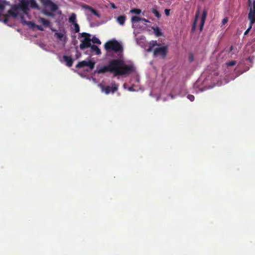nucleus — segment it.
I'll list each match as a JSON object with an SVG mask.
<instances>
[{"mask_svg":"<svg viewBox=\"0 0 255 255\" xmlns=\"http://www.w3.org/2000/svg\"><path fill=\"white\" fill-rule=\"evenodd\" d=\"M5 8L4 2L2 0H0V10L2 11Z\"/></svg>","mask_w":255,"mask_h":255,"instance_id":"29","label":"nucleus"},{"mask_svg":"<svg viewBox=\"0 0 255 255\" xmlns=\"http://www.w3.org/2000/svg\"><path fill=\"white\" fill-rule=\"evenodd\" d=\"M105 49L108 53L111 51H114L115 53H122L123 48L122 45L117 41L110 40L105 44Z\"/></svg>","mask_w":255,"mask_h":255,"instance_id":"2","label":"nucleus"},{"mask_svg":"<svg viewBox=\"0 0 255 255\" xmlns=\"http://www.w3.org/2000/svg\"><path fill=\"white\" fill-rule=\"evenodd\" d=\"M83 7L85 9H88L90 12H91V13H92L94 15L97 16V17H100V15L98 13V12L91 6L85 4L83 6Z\"/></svg>","mask_w":255,"mask_h":255,"instance_id":"13","label":"nucleus"},{"mask_svg":"<svg viewBox=\"0 0 255 255\" xmlns=\"http://www.w3.org/2000/svg\"><path fill=\"white\" fill-rule=\"evenodd\" d=\"M31 6L33 7H37V4L35 2L31 3Z\"/></svg>","mask_w":255,"mask_h":255,"instance_id":"39","label":"nucleus"},{"mask_svg":"<svg viewBox=\"0 0 255 255\" xmlns=\"http://www.w3.org/2000/svg\"><path fill=\"white\" fill-rule=\"evenodd\" d=\"M90 47L91 49V50L96 53V55H100L101 54V51L100 48L96 45L93 44L91 45Z\"/></svg>","mask_w":255,"mask_h":255,"instance_id":"14","label":"nucleus"},{"mask_svg":"<svg viewBox=\"0 0 255 255\" xmlns=\"http://www.w3.org/2000/svg\"><path fill=\"white\" fill-rule=\"evenodd\" d=\"M226 64L228 66H231L235 65L236 64V62L234 60H232V61L226 62Z\"/></svg>","mask_w":255,"mask_h":255,"instance_id":"30","label":"nucleus"},{"mask_svg":"<svg viewBox=\"0 0 255 255\" xmlns=\"http://www.w3.org/2000/svg\"><path fill=\"white\" fill-rule=\"evenodd\" d=\"M130 12L131 13H134L136 14H139L141 12V10L139 9L138 8H134L130 10Z\"/></svg>","mask_w":255,"mask_h":255,"instance_id":"28","label":"nucleus"},{"mask_svg":"<svg viewBox=\"0 0 255 255\" xmlns=\"http://www.w3.org/2000/svg\"><path fill=\"white\" fill-rule=\"evenodd\" d=\"M167 46L156 48L153 51V55L155 57L160 56L162 58H164L167 55Z\"/></svg>","mask_w":255,"mask_h":255,"instance_id":"5","label":"nucleus"},{"mask_svg":"<svg viewBox=\"0 0 255 255\" xmlns=\"http://www.w3.org/2000/svg\"><path fill=\"white\" fill-rule=\"evenodd\" d=\"M54 35L57 37V39L62 40L64 37V34L60 32H55Z\"/></svg>","mask_w":255,"mask_h":255,"instance_id":"19","label":"nucleus"},{"mask_svg":"<svg viewBox=\"0 0 255 255\" xmlns=\"http://www.w3.org/2000/svg\"><path fill=\"white\" fill-rule=\"evenodd\" d=\"M151 11L156 17L159 18L161 17V14L156 9L152 8Z\"/></svg>","mask_w":255,"mask_h":255,"instance_id":"22","label":"nucleus"},{"mask_svg":"<svg viewBox=\"0 0 255 255\" xmlns=\"http://www.w3.org/2000/svg\"><path fill=\"white\" fill-rule=\"evenodd\" d=\"M131 21L132 23H136L141 21V17L137 16H134L131 17Z\"/></svg>","mask_w":255,"mask_h":255,"instance_id":"17","label":"nucleus"},{"mask_svg":"<svg viewBox=\"0 0 255 255\" xmlns=\"http://www.w3.org/2000/svg\"><path fill=\"white\" fill-rule=\"evenodd\" d=\"M2 16L4 17V19L3 20V22L4 24L8 25V22L9 20V16L6 14H3Z\"/></svg>","mask_w":255,"mask_h":255,"instance_id":"25","label":"nucleus"},{"mask_svg":"<svg viewBox=\"0 0 255 255\" xmlns=\"http://www.w3.org/2000/svg\"><path fill=\"white\" fill-rule=\"evenodd\" d=\"M250 11L248 14V19L250 20V24L253 25L255 23V0L252 3L251 0H248Z\"/></svg>","mask_w":255,"mask_h":255,"instance_id":"4","label":"nucleus"},{"mask_svg":"<svg viewBox=\"0 0 255 255\" xmlns=\"http://www.w3.org/2000/svg\"><path fill=\"white\" fill-rule=\"evenodd\" d=\"M228 22V18L227 17L224 18L222 20V23L223 24H225Z\"/></svg>","mask_w":255,"mask_h":255,"instance_id":"37","label":"nucleus"},{"mask_svg":"<svg viewBox=\"0 0 255 255\" xmlns=\"http://www.w3.org/2000/svg\"><path fill=\"white\" fill-rule=\"evenodd\" d=\"M91 40L93 43H96L98 44H101V42L100 39L96 37H93L92 38H91Z\"/></svg>","mask_w":255,"mask_h":255,"instance_id":"20","label":"nucleus"},{"mask_svg":"<svg viewBox=\"0 0 255 255\" xmlns=\"http://www.w3.org/2000/svg\"><path fill=\"white\" fill-rule=\"evenodd\" d=\"M157 45H159V44L157 43L156 41L152 40L149 42V46L153 48Z\"/></svg>","mask_w":255,"mask_h":255,"instance_id":"27","label":"nucleus"},{"mask_svg":"<svg viewBox=\"0 0 255 255\" xmlns=\"http://www.w3.org/2000/svg\"><path fill=\"white\" fill-rule=\"evenodd\" d=\"M43 13L47 15V16H51V17H54V14L52 12H50V11H48L47 10H43Z\"/></svg>","mask_w":255,"mask_h":255,"instance_id":"26","label":"nucleus"},{"mask_svg":"<svg viewBox=\"0 0 255 255\" xmlns=\"http://www.w3.org/2000/svg\"><path fill=\"white\" fill-rule=\"evenodd\" d=\"M255 42V38H253L252 40V42Z\"/></svg>","mask_w":255,"mask_h":255,"instance_id":"43","label":"nucleus"},{"mask_svg":"<svg viewBox=\"0 0 255 255\" xmlns=\"http://www.w3.org/2000/svg\"><path fill=\"white\" fill-rule=\"evenodd\" d=\"M252 26H253V25H251V24H250V25H249V28H248V29L245 31V32H244V35H247V34L249 33V31H250L251 30V29H252Z\"/></svg>","mask_w":255,"mask_h":255,"instance_id":"31","label":"nucleus"},{"mask_svg":"<svg viewBox=\"0 0 255 255\" xmlns=\"http://www.w3.org/2000/svg\"><path fill=\"white\" fill-rule=\"evenodd\" d=\"M110 5L112 8L116 9L117 8V7L116 6V5L114 3H110Z\"/></svg>","mask_w":255,"mask_h":255,"instance_id":"36","label":"nucleus"},{"mask_svg":"<svg viewBox=\"0 0 255 255\" xmlns=\"http://www.w3.org/2000/svg\"><path fill=\"white\" fill-rule=\"evenodd\" d=\"M198 16H199V11H198L196 13V15H195V20H194V21L193 22V26H192V28L193 30H194L195 29V28H196V22H197V20Z\"/></svg>","mask_w":255,"mask_h":255,"instance_id":"18","label":"nucleus"},{"mask_svg":"<svg viewBox=\"0 0 255 255\" xmlns=\"http://www.w3.org/2000/svg\"><path fill=\"white\" fill-rule=\"evenodd\" d=\"M187 98L189 100H190L191 101H193L195 99V97L192 95H188L187 96Z\"/></svg>","mask_w":255,"mask_h":255,"instance_id":"33","label":"nucleus"},{"mask_svg":"<svg viewBox=\"0 0 255 255\" xmlns=\"http://www.w3.org/2000/svg\"><path fill=\"white\" fill-rule=\"evenodd\" d=\"M40 1L44 5L49 7L51 11H55L58 8L57 5L51 0H40Z\"/></svg>","mask_w":255,"mask_h":255,"instance_id":"8","label":"nucleus"},{"mask_svg":"<svg viewBox=\"0 0 255 255\" xmlns=\"http://www.w3.org/2000/svg\"><path fill=\"white\" fill-rule=\"evenodd\" d=\"M233 46H231L230 48V51H231L233 49Z\"/></svg>","mask_w":255,"mask_h":255,"instance_id":"41","label":"nucleus"},{"mask_svg":"<svg viewBox=\"0 0 255 255\" xmlns=\"http://www.w3.org/2000/svg\"><path fill=\"white\" fill-rule=\"evenodd\" d=\"M51 30L52 31H56V30L54 28H51Z\"/></svg>","mask_w":255,"mask_h":255,"instance_id":"42","label":"nucleus"},{"mask_svg":"<svg viewBox=\"0 0 255 255\" xmlns=\"http://www.w3.org/2000/svg\"><path fill=\"white\" fill-rule=\"evenodd\" d=\"M26 23L27 25L31 28H34L36 27V24L32 21H26Z\"/></svg>","mask_w":255,"mask_h":255,"instance_id":"23","label":"nucleus"},{"mask_svg":"<svg viewBox=\"0 0 255 255\" xmlns=\"http://www.w3.org/2000/svg\"><path fill=\"white\" fill-rule=\"evenodd\" d=\"M134 70L132 65H127L121 59H113L110 60L108 64L97 70L98 74L107 72L113 73L114 76H123L131 73Z\"/></svg>","mask_w":255,"mask_h":255,"instance_id":"1","label":"nucleus"},{"mask_svg":"<svg viewBox=\"0 0 255 255\" xmlns=\"http://www.w3.org/2000/svg\"><path fill=\"white\" fill-rule=\"evenodd\" d=\"M153 30H154V31L155 32V34L157 36H161L162 35L161 30L159 27H156L153 28Z\"/></svg>","mask_w":255,"mask_h":255,"instance_id":"21","label":"nucleus"},{"mask_svg":"<svg viewBox=\"0 0 255 255\" xmlns=\"http://www.w3.org/2000/svg\"><path fill=\"white\" fill-rule=\"evenodd\" d=\"M152 49H153V48H152V47H150V46L149 45V47H148V48L147 49V51L148 52H150V51H152Z\"/></svg>","mask_w":255,"mask_h":255,"instance_id":"40","label":"nucleus"},{"mask_svg":"<svg viewBox=\"0 0 255 255\" xmlns=\"http://www.w3.org/2000/svg\"><path fill=\"white\" fill-rule=\"evenodd\" d=\"M207 15V11L206 9H204L201 17V22L200 24V28L201 31L203 29V26L204 25L205 21Z\"/></svg>","mask_w":255,"mask_h":255,"instance_id":"10","label":"nucleus"},{"mask_svg":"<svg viewBox=\"0 0 255 255\" xmlns=\"http://www.w3.org/2000/svg\"><path fill=\"white\" fill-rule=\"evenodd\" d=\"M37 29L40 30V31H43L44 29L41 25H36V27Z\"/></svg>","mask_w":255,"mask_h":255,"instance_id":"34","label":"nucleus"},{"mask_svg":"<svg viewBox=\"0 0 255 255\" xmlns=\"http://www.w3.org/2000/svg\"><path fill=\"white\" fill-rule=\"evenodd\" d=\"M141 21H143L144 22H149V21L145 19V18H141Z\"/></svg>","mask_w":255,"mask_h":255,"instance_id":"38","label":"nucleus"},{"mask_svg":"<svg viewBox=\"0 0 255 255\" xmlns=\"http://www.w3.org/2000/svg\"><path fill=\"white\" fill-rule=\"evenodd\" d=\"M95 65V62L94 61H87L85 60H83L82 61L79 62L76 65V67L77 68H81L85 66L89 67L91 70L94 69Z\"/></svg>","mask_w":255,"mask_h":255,"instance_id":"7","label":"nucleus"},{"mask_svg":"<svg viewBox=\"0 0 255 255\" xmlns=\"http://www.w3.org/2000/svg\"><path fill=\"white\" fill-rule=\"evenodd\" d=\"M194 60V56L192 53H190L189 55V61L192 62Z\"/></svg>","mask_w":255,"mask_h":255,"instance_id":"32","label":"nucleus"},{"mask_svg":"<svg viewBox=\"0 0 255 255\" xmlns=\"http://www.w3.org/2000/svg\"><path fill=\"white\" fill-rule=\"evenodd\" d=\"M17 8L18 7L16 5H14L11 9L8 10L6 14L8 15L9 17L11 16L14 18L16 17L18 15Z\"/></svg>","mask_w":255,"mask_h":255,"instance_id":"9","label":"nucleus"},{"mask_svg":"<svg viewBox=\"0 0 255 255\" xmlns=\"http://www.w3.org/2000/svg\"><path fill=\"white\" fill-rule=\"evenodd\" d=\"M91 35L88 33L82 32L80 33L79 38H83L82 40H81V43L80 44V48L81 50L89 48L91 46Z\"/></svg>","mask_w":255,"mask_h":255,"instance_id":"3","label":"nucleus"},{"mask_svg":"<svg viewBox=\"0 0 255 255\" xmlns=\"http://www.w3.org/2000/svg\"><path fill=\"white\" fill-rule=\"evenodd\" d=\"M170 10L169 9L166 8L165 9L164 12L167 16H168L170 14Z\"/></svg>","mask_w":255,"mask_h":255,"instance_id":"35","label":"nucleus"},{"mask_svg":"<svg viewBox=\"0 0 255 255\" xmlns=\"http://www.w3.org/2000/svg\"><path fill=\"white\" fill-rule=\"evenodd\" d=\"M127 17L125 15H121L118 16L116 18L117 22L121 25H124L125 24Z\"/></svg>","mask_w":255,"mask_h":255,"instance_id":"12","label":"nucleus"},{"mask_svg":"<svg viewBox=\"0 0 255 255\" xmlns=\"http://www.w3.org/2000/svg\"><path fill=\"white\" fill-rule=\"evenodd\" d=\"M76 15L74 13H72L69 18V22L72 24L76 23Z\"/></svg>","mask_w":255,"mask_h":255,"instance_id":"16","label":"nucleus"},{"mask_svg":"<svg viewBox=\"0 0 255 255\" xmlns=\"http://www.w3.org/2000/svg\"><path fill=\"white\" fill-rule=\"evenodd\" d=\"M100 87L101 88L102 91L105 92V93L107 95L110 94V93H114L118 90V85L115 83H113L111 87L108 86H105L102 85H100Z\"/></svg>","mask_w":255,"mask_h":255,"instance_id":"6","label":"nucleus"},{"mask_svg":"<svg viewBox=\"0 0 255 255\" xmlns=\"http://www.w3.org/2000/svg\"><path fill=\"white\" fill-rule=\"evenodd\" d=\"M39 22L42 23L43 25L45 27H49L50 25V22L44 18L40 17L39 19Z\"/></svg>","mask_w":255,"mask_h":255,"instance_id":"15","label":"nucleus"},{"mask_svg":"<svg viewBox=\"0 0 255 255\" xmlns=\"http://www.w3.org/2000/svg\"><path fill=\"white\" fill-rule=\"evenodd\" d=\"M74 27V31L75 33H78L80 31V27L78 24L76 22L73 24Z\"/></svg>","mask_w":255,"mask_h":255,"instance_id":"24","label":"nucleus"},{"mask_svg":"<svg viewBox=\"0 0 255 255\" xmlns=\"http://www.w3.org/2000/svg\"><path fill=\"white\" fill-rule=\"evenodd\" d=\"M63 58L67 66L70 67L72 66L73 60L70 56L64 55Z\"/></svg>","mask_w":255,"mask_h":255,"instance_id":"11","label":"nucleus"}]
</instances>
